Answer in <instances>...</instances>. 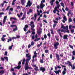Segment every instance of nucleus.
Returning <instances> with one entry per match:
<instances>
[{
  "label": "nucleus",
  "mask_w": 75,
  "mask_h": 75,
  "mask_svg": "<svg viewBox=\"0 0 75 75\" xmlns=\"http://www.w3.org/2000/svg\"><path fill=\"white\" fill-rule=\"evenodd\" d=\"M20 35H17L16 37H13L11 39V38L10 37H9V39H8L7 42H9L10 41L11 42L12 40H16L17 38H20Z\"/></svg>",
  "instance_id": "obj_1"
},
{
  "label": "nucleus",
  "mask_w": 75,
  "mask_h": 75,
  "mask_svg": "<svg viewBox=\"0 0 75 75\" xmlns=\"http://www.w3.org/2000/svg\"><path fill=\"white\" fill-rule=\"evenodd\" d=\"M25 70H28V69H33V68L30 67L28 66V63H26V64L25 65Z\"/></svg>",
  "instance_id": "obj_2"
},
{
  "label": "nucleus",
  "mask_w": 75,
  "mask_h": 75,
  "mask_svg": "<svg viewBox=\"0 0 75 75\" xmlns=\"http://www.w3.org/2000/svg\"><path fill=\"white\" fill-rule=\"evenodd\" d=\"M29 25L31 26V30L34 31L35 30L34 29V28L35 27V25H34V22L31 21L30 22V24H29Z\"/></svg>",
  "instance_id": "obj_3"
},
{
  "label": "nucleus",
  "mask_w": 75,
  "mask_h": 75,
  "mask_svg": "<svg viewBox=\"0 0 75 75\" xmlns=\"http://www.w3.org/2000/svg\"><path fill=\"white\" fill-rule=\"evenodd\" d=\"M10 27H12V28H13L14 27H15V28H13V31H17V30H18V28L17 27V26L16 25H11Z\"/></svg>",
  "instance_id": "obj_4"
},
{
  "label": "nucleus",
  "mask_w": 75,
  "mask_h": 75,
  "mask_svg": "<svg viewBox=\"0 0 75 75\" xmlns=\"http://www.w3.org/2000/svg\"><path fill=\"white\" fill-rule=\"evenodd\" d=\"M45 0H42L41 1V4L40 5V7L42 8L44 7L45 6V5L43 4V3H45Z\"/></svg>",
  "instance_id": "obj_5"
},
{
  "label": "nucleus",
  "mask_w": 75,
  "mask_h": 75,
  "mask_svg": "<svg viewBox=\"0 0 75 75\" xmlns=\"http://www.w3.org/2000/svg\"><path fill=\"white\" fill-rule=\"evenodd\" d=\"M65 10L66 11H68V12H69L67 13V16L69 17V14H71V11L69 9H68V8H67V7H66Z\"/></svg>",
  "instance_id": "obj_6"
},
{
  "label": "nucleus",
  "mask_w": 75,
  "mask_h": 75,
  "mask_svg": "<svg viewBox=\"0 0 75 75\" xmlns=\"http://www.w3.org/2000/svg\"><path fill=\"white\" fill-rule=\"evenodd\" d=\"M32 5V3L31 2V1L29 0L28 1L27 5L25 7H28V6L30 7Z\"/></svg>",
  "instance_id": "obj_7"
},
{
  "label": "nucleus",
  "mask_w": 75,
  "mask_h": 75,
  "mask_svg": "<svg viewBox=\"0 0 75 75\" xmlns=\"http://www.w3.org/2000/svg\"><path fill=\"white\" fill-rule=\"evenodd\" d=\"M59 45V43L58 42H56L54 44V47L55 49H57L58 48V46Z\"/></svg>",
  "instance_id": "obj_8"
},
{
  "label": "nucleus",
  "mask_w": 75,
  "mask_h": 75,
  "mask_svg": "<svg viewBox=\"0 0 75 75\" xmlns=\"http://www.w3.org/2000/svg\"><path fill=\"white\" fill-rule=\"evenodd\" d=\"M26 57H27L28 59H27L30 61L31 60V55H29V53L27 54H26Z\"/></svg>",
  "instance_id": "obj_9"
},
{
  "label": "nucleus",
  "mask_w": 75,
  "mask_h": 75,
  "mask_svg": "<svg viewBox=\"0 0 75 75\" xmlns=\"http://www.w3.org/2000/svg\"><path fill=\"white\" fill-rule=\"evenodd\" d=\"M40 71H42V72H44L45 71V69L44 67H40L39 68Z\"/></svg>",
  "instance_id": "obj_10"
},
{
  "label": "nucleus",
  "mask_w": 75,
  "mask_h": 75,
  "mask_svg": "<svg viewBox=\"0 0 75 75\" xmlns=\"http://www.w3.org/2000/svg\"><path fill=\"white\" fill-rule=\"evenodd\" d=\"M56 59L57 61H59L60 60V58H59V55L57 54H55Z\"/></svg>",
  "instance_id": "obj_11"
},
{
  "label": "nucleus",
  "mask_w": 75,
  "mask_h": 75,
  "mask_svg": "<svg viewBox=\"0 0 75 75\" xmlns=\"http://www.w3.org/2000/svg\"><path fill=\"white\" fill-rule=\"evenodd\" d=\"M54 72L56 73V74H59V72H61V70L60 69L58 70V71H54Z\"/></svg>",
  "instance_id": "obj_12"
},
{
  "label": "nucleus",
  "mask_w": 75,
  "mask_h": 75,
  "mask_svg": "<svg viewBox=\"0 0 75 75\" xmlns=\"http://www.w3.org/2000/svg\"><path fill=\"white\" fill-rule=\"evenodd\" d=\"M66 71H67V69L66 68H64L63 71H62L63 75H65L66 74Z\"/></svg>",
  "instance_id": "obj_13"
},
{
  "label": "nucleus",
  "mask_w": 75,
  "mask_h": 75,
  "mask_svg": "<svg viewBox=\"0 0 75 75\" xmlns=\"http://www.w3.org/2000/svg\"><path fill=\"white\" fill-rule=\"evenodd\" d=\"M55 1V0H51L50 1V3L51 5V6H52L54 5V2Z\"/></svg>",
  "instance_id": "obj_14"
},
{
  "label": "nucleus",
  "mask_w": 75,
  "mask_h": 75,
  "mask_svg": "<svg viewBox=\"0 0 75 75\" xmlns=\"http://www.w3.org/2000/svg\"><path fill=\"white\" fill-rule=\"evenodd\" d=\"M63 39H66V40H68V35H64L63 36Z\"/></svg>",
  "instance_id": "obj_15"
},
{
  "label": "nucleus",
  "mask_w": 75,
  "mask_h": 75,
  "mask_svg": "<svg viewBox=\"0 0 75 75\" xmlns=\"http://www.w3.org/2000/svg\"><path fill=\"white\" fill-rule=\"evenodd\" d=\"M21 66L20 65H18L17 67H15L14 68V69H20L21 68Z\"/></svg>",
  "instance_id": "obj_16"
},
{
  "label": "nucleus",
  "mask_w": 75,
  "mask_h": 75,
  "mask_svg": "<svg viewBox=\"0 0 75 75\" xmlns=\"http://www.w3.org/2000/svg\"><path fill=\"white\" fill-rule=\"evenodd\" d=\"M25 3V0H21V3L22 5H24V3Z\"/></svg>",
  "instance_id": "obj_17"
},
{
  "label": "nucleus",
  "mask_w": 75,
  "mask_h": 75,
  "mask_svg": "<svg viewBox=\"0 0 75 75\" xmlns=\"http://www.w3.org/2000/svg\"><path fill=\"white\" fill-rule=\"evenodd\" d=\"M25 13H24L22 17V18L21 19V20H24V18H25Z\"/></svg>",
  "instance_id": "obj_18"
},
{
  "label": "nucleus",
  "mask_w": 75,
  "mask_h": 75,
  "mask_svg": "<svg viewBox=\"0 0 75 75\" xmlns=\"http://www.w3.org/2000/svg\"><path fill=\"white\" fill-rule=\"evenodd\" d=\"M32 12H33V10H32V9H29V11L27 12V14L28 15V14H29V13H32Z\"/></svg>",
  "instance_id": "obj_19"
},
{
  "label": "nucleus",
  "mask_w": 75,
  "mask_h": 75,
  "mask_svg": "<svg viewBox=\"0 0 75 75\" xmlns=\"http://www.w3.org/2000/svg\"><path fill=\"white\" fill-rule=\"evenodd\" d=\"M67 63L69 64V66H71V67H72V65L71 64V62L68 61H67Z\"/></svg>",
  "instance_id": "obj_20"
},
{
  "label": "nucleus",
  "mask_w": 75,
  "mask_h": 75,
  "mask_svg": "<svg viewBox=\"0 0 75 75\" xmlns=\"http://www.w3.org/2000/svg\"><path fill=\"white\" fill-rule=\"evenodd\" d=\"M34 69L36 71H38L39 69H38V67H36L35 68H34Z\"/></svg>",
  "instance_id": "obj_21"
},
{
  "label": "nucleus",
  "mask_w": 75,
  "mask_h": 75,
  "mask_svg": "<svg viewBox=\"0 0 75 75\" xmlns=\"http://www.w3.org/2000/svg\"><path fill=\"white\" fill-rule=\"evenodd\" d=\"M4 73V71L3 70H1L0 71V74L1 75H3Z\"/></svg>",
  "instance_id": "obj_22"
},
{
  "label": "nucleus",
  "mask_w": 75,
  "mask_h": 75,
  "mask_svg": "<svg viewBox=\"0 0 75 75\" xmlns=\"http://www.w3.org/2000/svg\"><path fill=\"white\" fill-rule=\"evenodd\" d=\"M34 17L35 18V19H34V21H35V20H36V19L37 18V14H36V13L35 14Z\"/></svg>",
  "instance_id": "obj_23"
},
{
  "label": "nucleus",
  "mask_w": 75,
  "mask_h": 75,
  "mask_svg": "<svg viewBox=\"0 0 75 75\" xmlns=\"http://www.w3.org/2000/svg\"><path fill=\"white\" fill-rule=\"evenodd\" d=\"M61 5L62 6V7H63V8H65V6H64V3H60Z\"/></svg>",
  "instance_id": "obj_24"
},
{
  "label": "nucleus",
  "mask_w": 75,
  "mask_h": 75,
  "mask_svg": "<svg viewBox=\"0 0 75 75\" xmlns=\"http://www.w3.org/2000/svg\"><path fill=\"white\" fill-rule=\"evenodd\" d=\"M63 20H65L66 21H67V17L66 16H64L63 17Z\"/></svg>",
  "instance_id": "obj_25"
},
{
  "label": "nucleus",
  "mask_w": 75,
  "mask_h": 75,
  "mask_svg": "<svg viewBox=\"0 0 75 75\" xmlns=\"http://www.w3.org/2000/svg\"><path fill=\"white\" fill-rule=\"evenodd\" d=\"M25 59L24 58L23 59V61L22 62L23 65H24L25 64Z\"/></svg>",
  "instance_id": "obj_26"
},
{
  "label": "nucleus",
  "mask_w": 75,
  "mask_h": 75,
  "mask_svg": "<svg viewBox=\"0 0 75 75\" xmlns=\"http://www.w3.org/2000/svg\"><path fill=\"white\" fill-rule=\"evenodd\" d=\"M40 40V38H36L34 40V41L36 42V41H38Z\"/></svg>",
  "instance_id": "obj_27"
},
{
  "label": "nucleus",
  "mask_w": 75,
  "mask_h": 75,
  "mask_svg": "<svg viewBox=\"0 0 75 75\" xmlns=\"http://www.w3.org/2000/svg\"><path fill=\"white\" fill-rule=\"evenodd\" d=\"M15 1H15L14 0H13V1L12 2V4L13 6H14L15 4Z\"/></svg>",
  "instance_id": "obj_28"
},
{
  "label": "nucleus",
  "mask_w": 75,
  "mask_h": 75,
  "mask_svg": "<svg viewBox=\"0 0 75 75\" xmlns=\"http://www.w3.org/2000/svg\"><path fill=\"white\" fill-rule=\"evenodd\" d=\"M35 44L34 42V41H33L31 42V45H32V46H33V45H34Z\"/></svg>",
  "instance_id": "obj_29"
},
{
  "label": "nucleus",
  "mask_w": 75,
  "mask_h": 75,
  "mask_svg": "<svg viewBox=\"0 0 75 75\" xmlns=\"http://www.w3.org/2000/svg\"><path fill=\"white\" fill-rule=\"evenodd\" d=\"M42 42H40V44H38V45H37L38 47H40V46L41 45H42Z\"/></svg>",
  "instance_id": "obj_30"
},
{
  "label": "nucleus",
  "mask_w": 75,
  "mask_h": 75,
  "mask_svg": "<svg viewBox=\"0 0 75 75\" xmlns=\"http://www.w3.org/2000/svg\"><path fill=\"white\" fill-rule=\"evenodd\" d=\"M61 32H63V33H66V31L65 30H64L63 29H62L61 30Z\"/></svg>",
  "instance_id": "obj_31"
},
{
  "label": "nucleus",
  "mask_w": 75,
  "mask_h": 75,
  "mask_svg": "<svg viewBox=\"0 0 75 75\" xmlns=\"http://www.w3.org/2000/svg\"><path fill=\"white\" fill-rule=\"evenodd\" d=\"M72 19H71V18H69V23L72 22Z\"/></svg>",
  "instance_id": "obj_32"
},
{
  "label": "nucleus",
  "mask_w": 75,
  "mask_h": 75,
  "mask_svg": "<svg viewBox=\"0 0 75 75\" xmlns=\"http://www.w3.org/2000/svg\"><path fill=\"white\" fill-rule=\"evenodd\" d=\"M45 13H47L48 14H49V12L48 11H47V12L45 11L43 12L42 14H45Z\"/></svg>",
  "instance_id": "obj_33"
},
{
  "label": "nucleus",
  "mask_w": 75,
  "mask_h": 75,
  "mask_svg": "<svg viewBox=\"0 0 75 75\" xmlns=\"http://www.w3.org/2000/svg\"><path fill=\"white\" fill-rule=\"evenodd\" d=\"M4 4V3L3 2L1 4V5H0V6H1V7H3Z\"/></svg>",
  "instance_id": "obj_34"
},
{
  "label": "nucleus",
  "mask_w": 75,
  "mask_h": 75,
  "mask_svg": "<svg viewBox=\"0 0 75 75\" xmlns=\"http://www.w3.org/2000/svg\"><path fill=\"white\" fill-rule=\"evenodd\" d=\"M37 11L38 12L37 14H38V16H40V11H38V10H37Z\"/></svg>",
  "instance_id": "obj_35"
},
{
  "label": "nucleus",
  "mask_w": 75,
  "mask_h": 75,
  "mask_svg": "<svg viewBox=\"0 0 75 75\" xmlns=\"http://www.w3.org/2000/svg\"><path fill=\"white\" fill-rule=\"evenodd\" d=\"M58 34H59V35L61 37V38H62L63 37L62 36V35H61V33L60 32H59L58 33Z\"/></svg>",
  "instance_id": "obj_36"
},
{
  "label": "nucleus",
  "mask_w": 75,
  "mask_h": 75,
  "mask_svg": "<svg viewBox=\"0 0 75 75\" xmlns=\"http://www.w3.org/2000/svg\"><path fill=\"white\" fill-rule=\"evenodd\" d=\"M12 47H13V45H12L11 46L9 47V50H11L12 49Z\"/></svg>",
  "instance_id": "obj_37"
},
{
  "label": "nucleus",
  "mask_w": 75,
  "mask_h": 75,
  "mask_svg": "<svg viewBox=\"0 0 75 75\" xmlns=\"http://www.w3.org/2000/svg\"><path fill=\"white\" fill-rule=\"evenodd\" d=\"M1 40L2 41H5V40H6V39L4 38H1Z\"/></svg>",
  "instance_id": "obj_38"
},
{
  "label": "nucleus",
  "mask_w": 75,
  "mask_h": 75,
  "mask_svg": "<svg viewBox=\"0 0 75 75\" xmlns=\"http://www.w3.org/2000/svg\"><path fill=\"white\" fill-rule=\"evenodd\" d=\"M71 32L72 34H73V33H74V30L72 29L71 30Z\"/></svg>",
  "instance_id": "obj_39"
},
{
  "label": "nucleus",
  "mask_w": 75,
  "mask_h": 75,
  "mask_svg": "<svg viewBox=\"0 0 75 75\" xmlns=\"http://www.w3.org/2000/svg\"><path fill=\"white\" fill-rule=\"evenodd\" d=\"M4 58H5V59H6V60H7V61H8V58L7 57H4Z\"/></svg>",
  "instance_id": "obj_40"
},
{
  "label": "nucleus",
  "mask_w": 75,
  "mask_h": 75,
  "mask_svg": "<svg viewBox=\"0 0 75 75\" xmlns=\"http://www.w3.org/2000/svg\"><path fill=\"white\" fill-rule=\"evenodd\" d=\"M1 61H4V58L3 57H1Z\"/></svg>",
  "instance_id": "obj_41"
},
{
  "label": "nucleus",
  "mask_w": 75,
  "mask_h": 75,
  "mask_svg": "<svg viewBox=\"0 0 75 75\" xmlns=\"http://www.w3.org/2000/svg\"><path fill=\"white\" fill-rule=\"evenodd\" d=\"M50 31H51V34H54V32L53 31V30H52V29Z\"/></svg>",
  "instance_id": "obj_42"
},
{
  "label": "nucleus",
  "mask_w": 75,
  "mask_h": 75,
  "mask_svg": "<svg viewBox=\"0 0 75 75\" xmlns=\"http://www.w3.org/2000/svg\"><path fill=\"white\" fill-rule=\"evenodd\" d=\"M35 39V37L34 36V35H33L32 37V40H34Z\"/></svg>",
  "instance_id": "obj_43"
},
{
  "label": "nucleus",
  "mask_w": 75,
  "mask_h": 75,
  "mask_svg": "<svg viewBox=\"0 0 75 75\" xmlns=\"http://www.w3.org/2000/svg\"><path fill=\"white\" fill-rule=\"evenodd\" d=\"M31 33V31L30 30H29L25 34L27 35L28 33Z\"/></svg>",
  "instance_id": "obj_44"
},
{
  "label": "nucleus",
  "mask_w": 75,
  "mask_h": 75,
  "mask_svg": "<svg viewBox=\"0 0 75 75\" xmlns=\"http://www.w3.org/2000/svg\"><path fill=\"white\" fill-rule=\"evenodd\" d=\"M69 45V47H70V48H71L72 50H73V46H71L70 45Z\"/></svg>",
  "instance_id": "obj_45"
},
{
  "label": "nucleus",
  "mask_w": 75,
  "mask_h": 75,
  "mask_svg": "<svg viewBox=\"0 0 75 75\" xmlns=\"http://www.w3.org/2000/svg\"><path fill=\"white\" fill-rule=\"evenodd\" d=\"M28 26L27 25H25V28H28Z\"/></svg>",
  "instance_id": "obj_46"
},
{
  "label": "nucleus",
  "mask_w": 75,
  "mask_h": 75,
  "mask_svg": "<svg viewBox=\"0 0 75 75\" xmlns=\"http://www.w3.org/2000/svg\"><path fill=\"white\" fill-rule=\"evenodd\" d=\"M56 25H57V24H53V27L54 28H55V27Z\"/></svg>",
  "instance_id": "obj_47"
},
{
  "label": "nucleus",
  "mask_w": 75,
  "mask_h": 75,
  "mask_svg": "<svg viewBox=\"0 0 75 75\" xmlns=\"http://www.w3.org/2000/svg\"><path fill=\"white\" fill-rule=\"evenodd\" d=\"M40 62L41 63H43L44 62V61H43V59L40 60Z\"/></svg>",
  "instance_id": "obj_48"
},
{
  "label": "nucleus",
  "mask_w": 75,
  "mask_h": 75,
  "mask_svg": "<svg viewBox=\"0 0 75 75\" xmlns=\"http://www.w3.org/2000/svg\"><path fill=\"white\" fill-rule=\"evenodd\" d=\"M10 7V6H8L7 8L6 9V10H8V9H9V8Z\"/></svg>",
  "instance_id": "obj_49"
},
{
  "label": "nucleus",
  "mask_w": 75,
  "mask_h": 75,
  "mask_svg": "<svg viewBox=\"0 0 75 75\" xmlns=\"http://www.w3.org/2000/svg\"><path fill=\"white\" fill-rule=\"evenodd\" d=\"M37 57V55L35 54V55L33 56V59Z\"/></svg>",
  "instance_id": "obj_50"
},
{
  "label": "nucleus",
  "mask_w": 75,
  "mask_h": 75,
  "mask_svg": "<svg viewBox=\"0 0 75 75\" xmlns=\"http://www.w3.org/2000/svg\"><path fill=\"white\" fill-rule=\"evenodd\" d=\"M67 30L66 31V33H69V30H68V29L67 30Z\"/></svg>",
  "instance_id": "obj_51"
},
{
  "label": "nucleus",
  "mask_w": 75,
  "mask_h": 75,
  "mask_svg": "<svg viewBox=\"0 0 75 75\" xmlns=\"http://www.w3.org/2000/svg\"><path fill=\"white\" fill-rule=\"evenodd\" d=\"M29 61H30V60L27 59L26 60V63H28V62H29Z\"/></svg>",
  "instance_id": "obj_52"
},
{
  "label": "nucleus",
  "mask_w": 75,
  "mask_h": 75,
  "mask_svg": "<svg viewBox=\"0 0 75 75\" xmlns=\"http://www.w3.org/2000/svg\"><path fill=\"white\" fill-rule=\"evenodd\" d=\"M4 55H6L7 56V52H5L4 54Z\"/></svg>",
  "instance_id": "obj_53"
},
{
  "label": "nucleus",
  "mask_w": 75,
  "mask_h": 75,
  "mask_svg": "<svg viewBox=\"0 0 75 75\" xmlns=\"http://www.w3.org/2000/svg\"><path fill=\"white\" fill-rule=\"evenodd\" d=\"M9 10H10V11H13V8H10Z\"/></svg>",
  "instance_id": "obj_54"
},
{
  "label": "nucleus",
  "mask_w": 75,
  "mask_h": 75,
  "mask_svg": "<svg viewBox=\"0 0 75 75\" xmlns=\"http://www.w3.org/2000/svg\"><path fill=\"white\" fill-rule=\"evenodd\" d=\"M73 55L75 56V51L74 50L73 51Z\"/></svg>",
  "instance_id": "obj_55"
},
{
  "label": "nucleus",
  "mask_w": 75,
  "mask_h": 75,
  "mask_svg": "<svg viewBox=\"0 0 75 75\" xmlns=\"http://www.w3.org/2000/svg\"><path fill=\"white\" fill-rule=\"evenodd\" d=\"M44 38L45 39H46L47 38V35L46 34H45L44 35Z\"/></svg>",
  "instance_id": "obj_56"
},
{
  "label": "nucleus",
  "mask_w": 75,
  "mask_h": 75,
  "mask_svg": "<svg viewBox=\"0 0 75 75\" xmlns=\"http://www.w3.org/2000/svg\"><path fill=\"white\" fill-rule=\"evenodd\" d=\"M71 5L72 6H74V3L72 2H71Z\"/></svg>",
  "instance_id": "obj_57"
},
{
  "label": "nucleus",
  "mask_w": 75,
  "mask_h": 75,
  "mask_svg": "<svg viewBox=\"0 0 75 75\" xmlns=\"http://www.w3.org/2000/svg\"><path fill=\"white\" fill-rule=\"evenodd\" d=\"M31 44H29V45H28V48H30L31 47Z\"/></svg>",
  "instance_id": "obj_58"
},
{
  "label": "nucleus",
  "mask_w": 75,
  "mask_h": 75,
  "mask_svg": "<svg viewBox=\"0 0 75 75\" xmlns=\"http://www.w3.org/2000/svg\"><path fill=\"white\" fill-rule=\"evenodd\" d=\"M62 67H63V68H66L67 66H64L63 65H61Z\"/></svg>",
  "instance_id": "obj_59"
},
{
  "label": "nucleus",
  "mask_w": 75,
  "mask_h": 75,
  "mask_svg": "<svg viewBox=\"0 0 75 75\" xmlns=\"http://www.w3.org/2000/svg\"><path fill=\"white\" fill-rule=\"evenodd\" d=\"M72 60H74V59H75V57L74 56H72Z\"/></svg>",
  "instance_id": "obj_60"
},
{
  "label": "nucleus",
  "mask_w": 75,
  "mask_h": 75,
  "mask_svg": "<svg viewBox=\"0 0 75 75\" xmlns=\"http://www.w3.org/2000/svg\"><path fill=\"white\" fill-rule=\"evenodd\" d=\"M4 20H7V16H5L4 17Z\"/></svg>",
  "instance_id": "obj_61"
},
{
  "label": "nucleus",
  "mask_w": 75,
  "mask_h": 75,
  "mask_svg": "<svg viewBox=\"0 0 75 75\" xmlns=\"http://www.w3.org/2000/svg\"><path fill=\"white\" fill-rule=\"evenodd\" d=\"M53 22L55 23V24H57L58 23V22L55 21H54Z\"/></svg>",
  "instance_id": "obj_62"
},
{
  "label": "nucleus",
  "mask_w": 75,
  "mask_h": 75,
  "mask_svg": "<svg viewBox=\"0 0 75 75\" xmlns=\"http://www.w3.org/2000/svg\"><path fill=\"white\" fill-rule=\"evenodd\" d=\"M72 25H69V29H70V30H71V27H72Z\"/></svg>",
  "instance_id": "obj_63"
},
{
  "label": "nucleus",
  "mask_w": 75,
  "mask_h": 75,
  "mask_svg": "<svg viewBox=\"0 0 75 75\" xmlns=\"http://www.w3.org/2000/svg\"><path fill=\"white\" fill-rule=\"evenodd\" d=\"M72 69H75V66H72Z\"/></svg>",
  "instance_id": "obj_64"
}]
</instances>
